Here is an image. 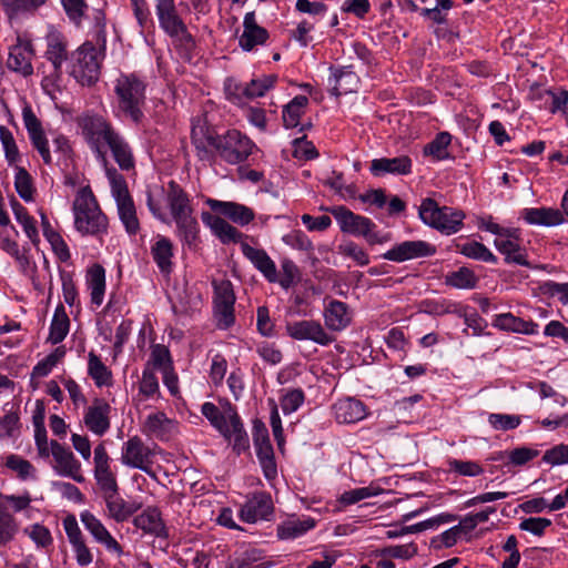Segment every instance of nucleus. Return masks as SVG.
I'll list each match as a JSON object with an SVG mask.
<instances>
[{
  "mask_svg": "<svg viewBox=\"0 0 568 568\" xmlns=\"http://www.w3.org/2000/svg\"><path fill=\"white\" fill-rule=\"evenodd\" d=\"M191 142L195 148L197 159L210 164L214 163L215 155L227 164H241L258 150L246 134L236 129L217 134L206 124L192 128Z\"/></svg>",
  "mask_w": 568,
  "mask_h": 568,
  "instance_id": "obj_1",
  "label": "nucleus"
},
{
  "mask_svg": "<svg viewBox=\"0 0 568 568\" xmlns=\"http://www.w3.org/2000/svg\"><path fill=\"white\" fill-rule=\"evenodd\" d=\"M116 106L125 119L139 124L144 119L146 82L136 73H120L113 87Z\"/></svg>",
  "mask_w": 568,
  "mask_h": 568,
  "instance_id": "obj_2",
  "label": "nucleus"
},
{
  "mask_svg": "<svg viewBox=\"0 0 568 568\" xmlns=\"http://www.w3.org/2000/svg\"><path fill=\"white\" fill-rule=\"evenodd\" d=\"M478 227L496 235L494 246L504 255L506 264L529 266L526 248L523 246L521 232L517 227H504L493 221L491 216L480 220Z\"/></svg>",
  "mask_w": 568,
  "mask_h": 568,
  "instance_id": "obj_3",
  "label": "nucleus"
},
{
  "mask_svg": "<svg viewBox=\"0 0 568 568\" xmlns=\"http://www.w3.org/2000/svg\"><path fill=\"white\" fill-rule=\"evenodd\" d=\"M74 227L82 235L101 236L108 232V217L89 187H82L73 202Z\"/></svg>",
  "mask_w": 568,
  "mask_h": 568,
  "instance_id": "obj_4",
  "label": "nucleus"
},
{
  "mask_svg": "<svg viewBox=\"0 0 568 568\" xmlns=\"http://www.w3.org/2000/svg\"><path fill=\"white\" fill-rule=\"evenodd\" d=\"M420 220L428 226L447 235L457 233L463 227L465 213L449 206H439L430 197L422 201L418 210Z\"/></svg>",
  "mask_w": 568,
  "mask_h": 568,
  "instance_id": "obj_5",
  "label": "nucleus"
},
{
  "mask_svg": "<svg viewBox=\"0 0 568 568\" xmlns=\"http://www.w3.org/2000/svg\"><path fill=\"white\" fill-rule=\"evenodd\" d=\"M339 225L341 232L354 236H362L369 245L382 244L387 237L376 232V224L368 217L355 214L344 205L328 209Z\"/></svg>",
  "mask_w": 568,
  "mask_h": 568,
  "instance_id": "obj_6",
  "label": "nucleus"
},
{
  "mask_svg": "<svg viewBox=\"0 0 568 568\" xmlns=\"http://www.w3.org/2000/svg\"><path fill=\"white\" fill-rule=\"evenodd\" d=\"M77 124L97 159L106 164L104 143L116 130L104 116L95 113L81 114L77 119Z\"/></svg>",
  "mask_w": 568,
  "mask_h": 568,
  "instance_id": "obj_7",
  "label": "nucleus"
},
{
  "mask_svg": "<svg viewBox=\"0 0 568 568\" xmlns=\"http://www.w3.org/2000/svg\"><path fill=\"white\" fill-rule=\"evenodd\" d=\"M101 59L92 42H84L70 55V74L82 85H91L99 80Z\"/></svg>",
  "mask_w": 568,
  "mask_h": 568,
  "instance_id": "obj_8",
  "label": "nucleus"
},
{
  "mask_svg": "<svg viewBox=\"0 0 568 568\" xmlns=\"http://www.w3.org/2000/svg\"><path fill=\"white\" fill-rule=\"evenodd\" d=\"M153 457V450L139 436L130 437L121 447V463L148 475H153L151 469Z\"/></svg>",
  "mask_w": 568,
  "mask_h": 568,
  "instance_id": "obj_9",
  "label": "nucleus"
},
{
  "mask_svg": "<svg viewBox=\"0 0 568 568\" xmlns=\"http://www.w3.org/2000/svg\"><path fill=\"white\" fill-rule=\"evenodd\" d=\"M285 331L294 341H312L321 346H327L335 341V338L326 332L325 327L315 320L287 322Z\"/></svg>",
  "mask_w": 568,
  "mask_h": 568,
  "instance_id": "obj_10",
  "label": "nucleus"
},
{
  "mask_svg": "<svg viewBox=\"0 0 568 568\" xmlns=\"http://www.w3.org/2000/svg\"><path fill=\"white\" fill-rule=\"evenodd\" d=\"M274 505L268 493H254L240 508L239 516L242 521L254 524L258 520H271Z\"/></svg>",
  "mask_w": 568,
  "mask_h": 568,
  "instance_id": "obj_11",
  "label": "nucleus"
},
{
  "mask_svg": "<svg viewBox=\"0 0 568 568\" xmlns=\"http://www.w3.org/2000/svg\"><path fill=\"white\" fill-rule=\"evenodd\" d=\"M435 253L436 247L434 245L426 241L416 240L395 244L382 257L392 262L403 263L409 260L433 256Z\"/></svg>",
  "mask_w": 568,
  "mask_h": 568,
  "instance_id": "obj_12",
  "label": "nucleus"
},
{
  "mask_svg": "<svg viewBox=\"0 0 568 568\" xmlns=\"http://www.w3.org/2000/svg\"><path fill=\"white\" fill-rule=\"evenodd\" d=\"M323 305L325 329L342 332L351 325L353 313L347 303L326 296Z\"/></svg>",
  "mask_w": 568,
  "mask_h": 568,
  "instance_id": "obj_13",
  "label": "nucleus"
},
{
  "mask_svg": "<svg viewBox=\"0 0 568 568\" xmlns=\"http://www.w3.org/2000/svg\"><path fill=\"white\" fill-rule=\"evenodd\" d=\"M101 496L105 503L108 516L116 523L128 520L139 508V504L128 503L120 495L119 485L101 490Z\"/></svg>",
  "mask_w": 568,
  "mask_h": 568,
  "instance_id": "obj_14",
  "label": "nucleus"
},
{
  "mask_svg": "<svg viewBox=\"0 0 568 568\" xmlns=\"http://www.w3.org/2000/svg\"><path fill=\"white\" fill-rule=\"evenodd\" d=\"M329 77L327 79L328 91L332 95L338 98L352 92H356L359 85V77L353 71L352 65L329 67Z\"/></svg>",
  "mask_w": 568,
  "mask_h": 568,
  "instance_id": "obj_15",
  "label": "nucleus"
},
{
  "mask_svg": "<svg viewBox=\"0 0 568 568\" xmlns=\"http://www.w3.org/2000/svg\"><path fill=\"white\" fill-rule=\"evenodd\" d=\"M50 446L51 455L57 463V471L62 476L72 478L77 483H83L84 477L80 473L81 464L75 459L73 453L57 440H51Z\"/></svg>",
  "mask_w": 568,
  "mask_h": 568,
  "instance_id": "obj_16",
  "label": "nucleus"
},
{
  "mask_svg": "<svg viewBox=\"0 0 568 568\" xmlns=\"http://www.w3.org/2000/svg\"><path fill=\"white\" fill-rule=\"evenodd\" d=\"M80 520L84 528L91 534L93 539L103 545L106 550L121 555L123 552L121 545L110 534L103 523L91 511L84 510L80 514Z\"/></svg>",
  "mask_w": 568,
  "mask_h": 568,
  "instance_id": "obj_17",
  "label": "nucleus"
},
{
  "mask_svg": "<svg viewBox=\"0 0 568 568\" xmlns=\"http://www.w3.org/2000/svg\"><path fill=\"white\" fill-rule=\"evenodd\" d=\"M111 406L103 398H95L84 414V424L98 436L104 435L110 428L109 414Z\"/></svg>",
  "mask_w": 568,
  "mask_h": 568,
  "instance_id": "obj_18",
  "label": "nucleus"
},
{
  "mask_svg": "<svg viewBox=\"0 0 568 568\" xmlns=\"http://www.w3.org/2000/svg\"><path fill=\"white\" fill-rule=\"evenodd\" d=\"M47 50L44 57L52 63V74L57 78L62 75V65L68 60V43L63 34L51 31L47 38Z\"/></svg>",
  "mask_w": 568,
  "mask_h": 568,
  "instance_id": "obj_19",
  "label": "nucleus"
},
{
  "mask_svg": "<svg viewBox=\"0 0 568 568\" xmlns=\"http://www.w3.org/2000/svg\"><path fill=\"white\" fill-rule=\"evenodd\" d=\"M413 161L408 155L379 158L371 162L369 171L374 176L385 174L408 175L412 173Z\"/></svg>",
  "mask_w": 568,
  "mask_h": 568,
  "instance_id": "obj_20",
  "label": "nucleus"
},
{
  "mask_svg": "<svg viewBox=\"0 0 568 568\" xmlns=\"http://www.w3.org/2000/svg\"><path fill=\"white\" fill-rule=\"evenodd\" d=\"M268 39V31L258 26L255 13L247 12L243 20V33L240 37L239 44L244 51H251L256 45L264 44Z\"/></svg>",
  "mask_w": 568,
  "mask_h": 568,
  "instance_id": "obj_21",
  "label": "nucleus"
},
{
  "mask_svg": "<svg viewBox=\"0 0 568 568\" xmlns=\"http://www.w3.org/2000/svg\"><path fill=\"white\" fill-rule=\"evenodd\" d=\"M333 413L338 424H354L364 419L367 415L365 404L352 397L337 400L333 405Z\"/></svg>",
  "mask_w": 568,
  "mask_h": 568,
  "instance_id": "obj_22",
  "label": "nucleus"
},
{
  "mask_svg": "<svg viewBox=\"0 0 568 568\" xmlns=\"http://www.w3.org/2000/svg\"><path fill=\"white\" fill-rule=\"evenodd\" d=\"M165 199L172 219L194 213L189 194L173 180L168 183Z\"/></svg>",
  "mask_w": 568,
  "mask_h": 568,
  "instance_id": "obj_23",
  "label": "nucleus"
},
{
  "mask_svg": "<svg viewBox=\"0 0 568 568\" xmlns=\"http://www.w3.org/2000/svg\"><path fill=\"white\" fill-rule=\"evenodd\" d=\"M33 48L31 42L19 41L13 45L9 52L7 61L8 68L14 72L22 74L23 77L31 75L33 73L32 58Z\"/></svg>",
  "mask_w": 568,
  "mask_h": 568,
  "instance_id": "obj_24",
  "label": "nucleus"
},
{
  "mask_svg": "<svg viewBox=\"0 0 568 568\" xmlns=\"http://www.w3.org/2000/svg\"><path fill=\"white\" fill-rule=\"evenodd\" d=\"M316 520L311 516H290L277 525L276 536L280 540H291L302 537L307 531L314 529Z\"/></svg>",
  "mask_w": 568,
  "mask_h": 568,
  "instance_id": "obj_25",
  "label": "nucleus"
},
{
  "mask_svg": "<svg viewBox=\"0 0 568 568\" xmlns=\"http://www.w3.org/2000/svg\"><path fill=\"white\" fill-rule=\"evenodd\" d=\"M206 204L211 207L212 211L229 217L234 223L240 225L248 224L254 220L255 216L252 209L235 202H224L214 199H207Z\"/></svg>",
  "mask_w": 568,
  "mask_h": 568,
  "instance_id": "obj_26",
  "label": "nucleus"
},
{
  "mask_svg": "<svg viewBox=\"0 0 568 568\" xmlns=\"http://www.w3.org/2000/svg\"><path fill=\"white\" fill-rule=\"evenodd\" d=\"M531 100L538 103V108H545L550 113L561 112L567 114L568 110V91L567 90H548L537 89L531 92Z\"/></svg>",
  "mask_w": 568,
  "mask_h": 568,
  "instance_id": "obj_27",
  "label": "nucleus"
},
{
  "mask_svg": "<svg viewBox=\"0 0 568 568\" xmlns=\"http://www.w3.org/2000/svg\"><path fill=\"white\" fill-rule=\"evenodd\" d=\"M521 219L530 225L557 226L565 222V216L559 209L554 207H527L520 212Z\"/></svg>",
  "mask_w": 568,
  "mask_h": 568,
  "instance_id": "obj_28",
  "label": "nucleus"
},
{
  "mask_svg": "<svg viewBox=\"0 0 568 568\" xmlns=\"http://www.w3.org/2000/svg\"><path fill=\"white\" fill-rule=\"evenodd\" d=\"M242 253L270 283L277 281L276 265L264 250L244 243L242 244Z\"/></svg>",
  "mask_w": 568,
  "mask_h": 568,
  "instance_id": "obj_29",
  "label": "nucleus"
},
{
  "mask_svg": "<svg viewBox=\"0 0 568 568\" xmlns=\"http://www.w3.org/2000/svg\"><path fill=\"white\" fill-rule=\"evenodd\" d=\"M201 219L222 243H239L242 240L243 234L222 217L210 212H202Z\"/></svg>",
  "mask_w": 568,
  "mask_h": 568,
  "instance_id": "obj_30",
  "label": "nucleus"
},
{
  "mask_svg": "<svg viewBox=\"0 0 568 568\" xmlns=\"http://www.w3.org/2000/svg\"><path fill=\"white\" fill-rule=\"evenodd\" d=\"M104 145L110 149L114 161L121 170L129 171L134 168L132 150L125 139L118 131L109 136Z\"/></svg>",
  "mask_w": 568,
  "mask_h": 568,
  "instance_id": "obj_31",
  "label": "nucleus"
},
{
  "mask_svg": "<svg viewBox=\"0 0 568 568\" xmlns=\"http://www.w3.org/2000/svg\"><path fill=\"white\" fill-rule=\"evenodd\" d=\"M47 1L48 0H1V4L10 22H13L33 16Z\"/></svg>",
  "mask_w": 568,
  "mask_h": 568,
  "instance_id": "obj_32",
  "label": "nucleus"
},
{
  "mask_svg": "<svg viewBox=\"0 0 568 568\" xmlns=\"http://www.w3.org/2000/svg\"><path fill=\"white\" fill-rule=\"evenodd\" d=\"M155 13L160 28L169 33L183 26L184 22L179 16L174 0H155Z\"/></svg>",
  "mask_w": 568,
  "mask_h": 568,
  "instance_id": "obj_33",
  "label": "nucleus"
},
{
  "mask_svg": "<svg viewBox=\"0 0 568 568\" xmlns=\"http://www.w3.org/2000/svg\"><path fill=\"white\" fill-rule=\"evenodd\" d=\"M493 324L499 329L519 334L536 335L538 333V324L532 321H525L511 313L496 315Z\"/></svg>",
  "mask_w": 568,
  "mask_h": 568,
  "instance_id": "obj_34",
  "label": "nucleus"
},
{
  "mask_svg": "<svg viewBox=\"0 0 568 568\" xmlns=\"http://www.w3.org/2000/svg\"><path fill=\"white\" fill-rule=\"evenodd\" d=\"M87 285L90 291L91 303L100 306L105 293V270L100 264H93L87 271Z\"/></svg>",
  "mask_w": 568,
  "mask_h": 568,
  "instance_id": "obj_35",
  "label": "nucleus"
},
{
  "mask_svg": "<svg viewBox=\"0 0 568 568\" xmlns=\"http://www.w3.org/2000/svg\"><path fill=\"white\" fill-rule=\"evenodd\" d=\"M173 428V420L162 412L149 415L144 423V433L160 440L169 439Z\"/></svg>",
  "mask_w": 568,
  "mask_h": 568,
  "instance_id": "obj_36",
  "label": "nucleus"
},
{
  "mask_svg": "<svg viewBox=\"0 0 568 568\" xmlns=\"http://www.w3.org/2000/svg\"><path fill=\"white\" fill-rule=\"evenodd\" d=\"M151 254L162 274L172 272L173 245L168 237L160 236L151 246Z\"/></svg>",
  "mask_w": 568,
  "mask_h": 568,
  "instance_id": "obj_37",
  "label": "nucleus"
},
{
  "mask_svg": "<svg viewBox=\"0 0 568 568\" xmlns=\"http://www.w3.org/2000/svg\"><path fill=\"white\" fill-rule=\"evenodd\" d=\"M308 98L306 95H296L282 111V120L285 129H295L301 124V118L306 112Z\"/></svg>",
  "mask_w": 568,
  "mask_h": 568,
  "instance_id": "obj_38",
  "label": "nucleus"
},
{
  "mask_svg": "<svg viewBox=\"0 0 568 568\" xmlns=\"http://www.w3.org/2000/svg\"><path fill=\"white\" fill-rule=\"evenodd\" d=\"M176 224V236L187 246H193L199 241L200 225L193 214L173 219Z\"/></svg>",
  "mask_w": 568,
  "mask_h": 568,
  "instance_id": "obj_39",
  "label": "nucleus"
},
{
  "mask_svg": "<svg viewBox=\"0 0 568 568\" xmlns=\"http://www.w3.org/2000/svg\"><path fill=\"white\" fill-rule=\"evenodd\" d=\"M2 465L14 473L17 477L22 481L37 479L36 467L28 459L21 457L20 455L10 454L6 456Z\"/></svg>",
  "mask_w": 568,
  "mask_h": 568,
  "instance_id": "obj_40",
  "label": "nucleus"
},
{
  "mask_svg": "<svg viewBox=\"0 0 568 568\" xmlns=\"http://www.w3.org/2000/svg\"><path fill=\"white\" fill-rule=\"evenodd\" d=\"M231 560L236 568H268L271 566V564L265 560L263 551L255 547H248L242 551L235 552Z\"/></svg>",
  "mask_w": 568,
  "mask_h": 568,
  "instance_id": "obj_41",
  "label": "nucleus"
},
{
  "mask_svg": "<svg viewBox=\"0 0 568 568\" xmlns=\"http://www.w3.org/2000/svg\"><path fill=\"white\" fill-rule=\"evenodd\" d=\"M229 426L231 430V439L229 440H233V450L237 455H241L243 452L250 448V439L239 414L232 409L230 414Z\"/></svg>",
  "mask_w": 568,
  "mask_h": 568,
  "instance_id": "obj_42",
  "label": "nucleus"
},
{
  "mask_svg": "<svg viewBox=\"0 0 568 568\" xmlns=\"http://www.w3.org/2000/svg\"><path fill=\"white\" fill-rule=\"evenodd\" d=\"M133 525L144 532L160 536L164 529L160 511L156 508H148L133 519Z\"/></svg>",
  "mask_w": 568,
  "mask_h": 568,
  "instance_id": "obj_43",
  "label": "nucleus"
},
{
  "mask_svg": "<svg viewBox=\"0 0 568 568\" xmlns=\"http://www.w3.org/2000/svg\"><path fill=\"white\" fill-rule=\"evenodd\" d=\"M174 43L181 58L190 60L192 52L195 49V40L189 32L186 24L180 26L174 31L166 33Z\"/></svg>",
  "mask_w": 568,
  "mask_h": 568,
  "instance_id": "obj_44",
  "label": "nucleus"
},
{
  "mask_svg": "<svg viewBox=\"0 0 568 568\" xmlns=\"http://www.w3.org/2000/svg\"><path fill=\"white\" fill-rule=\"evenodd\" d=\"M70 321L62 305H59L50 324L48 341L52 344L61 343L69 333Z\"/></svg>",
  "mask_w": 568,
  "mask_h": 568,
  "instance_id": "obj_45",
  "label": "nucleus"
},
{
  "mask_svg": "<svg viewBox=\"0 0 568 568\" xmlns=\"http://www.w3.org/2000/svg\"><path fill=\"white\" fill-rule=\"evenodd\" d=\"M88 374L94 381L98 387L109 386L112 384V373L104 365L101 358L93 352L89 353Z\"/></svg>",
  "mask_w": 568,
  "mask_h": 568,
  "instance_id": "obj_46",
  "label": "nucleus"
},
{
  "mask_svg": "<svg viewBox=\"0 0 568 568\" xmlns=\"http://www.w3.org/2000/svg\"><path fill=\"white\" fill-rule=\"evenodd\" d=\"M478 277L470 268L463 266L445 276L447 286L458 290H471L477 286Z\"/></svg>",
  "mask_w": 568,
  "mask_h": 568,
  "instance_id": "obj_47",
  "label": "nucleus"
},
{
  "mask_svg": "<svg viewBox=\"0 0 568 568\" xmlns=\"http://www.w3.org/2000/svg\"><path fill=\"white\" fill-rule=\"evenodd\" d=\"M201 412L214 428H216L226 439H231V430L229 426L230 419L227 420L225 415L215 404L205 402L201 407Z\"/></svg>",
  "mask_w": 568,
  "mask_h": 568,
  "instance_id": "obj_48",
  "label": "nucleus"
},
{
  "mask_svg": "<svg viewBox=\"0 0 568 568\" xmlns=\"http://www.w3.org/2000/svg\"><path fill=\"white\" fill-rule=\"evenodd\" d=\"M11 206H12V211L16 216V220L23 227L26 235L29 237V240L33 244H38L40 239H39L38 229L36 226V220L29 214L28 210L21 203H19L17 200H13L11 202Z\"/></svg>",
  "mask_w": 568,
  "mask_h": 568,
  "instance_id": "obj_49",
  "label": "nucleus"
},
{
  "mask_svg": "<svg viewBox=\"0 0 568 568\" xmlns=\"http://www.w3.org/2000/svg\"><path fill=\"white\" fill-rule=\"evenodd\" d=\"M118 213L125 231L129 234H136L140 230V223L136 216V210L132 197L116 202Z\"/></svg>",
  "mask_w": 568,
  "mask_h": 568,
  "instance_id": "obj_50",
  "label": "nucleus"
},
{
  "mask_svg": "<svg viewBox=\"0 0 568 568\" xmlns=\"http://www.w3.org/2000/svg\"><path fill=\"white\" fill-rule=\"evenodd\" d=\"M459 252L468 258L484 263L496 264L498 262L497 256L485 244L477 241L464 243L459 246Z\"/></svg>",
  "mask_w": 568,
  "mask_h": 568,
  "instance_id": "obj_51",
  "label": "nucleus"
},
{
  "mask_svg": "<svg viewBox=\"0 0 568 568\" xmlns=\"http://www.w3.org/2000/svg\"><path fill=\"white\" fill-rule=\"evenodd\" d=\"M452 142V135L448 132H439L434 140L424 146V155L432 156L437 161L449 158L448 146Z\"/></svg>",
  "mask_w": 568,
  "mask_h": 568,
  "instance_id": "obj_52",
  "label": "nucleus"
},
{
  "mask_svg": "<svg viewBox=\"0 0 568 568\" xmlns=\"http://www.w3.org/2000/svg\"><path fill=\"white\" fill-rule=\"evenodd\" d=\"M103 165L115 202L126 200V197H132L129 193L128 184L124 176L121 173H119L114 166H110L108 163Z\"/></svg>",
  "mask_w": 568,
  "mask_h": 568,
  "instance_id": "obj_53",
  "label": "nucleus"
},
{
  "mask_svg": "<svg viewBox=\"0 0 568 568\" xmlns=\"http://www.w3.org/2000/svg\"><path fill=\"white\" fill-rule=\"evenodd\" d=\"M277 80L278 77L276 74H265L261 78L252 79L245 89L247 93V100L263 97L270 89L275 85Z\"/></svg>",
  "mask_w": 568,
  "mask_h": 568,
  "instance_id": "obj_54",
  "label": "nucleus"
},
{
  "mask_svg": "<svg viewBox=\"0 0 568 568\" xmlns=\"http://www.w3.org/2000/svg\"><path fill=\"white\" fill-rule=\"evenodd\" d=\"M93 474L100 491L103 489H108L114 485H119L116 476L111 469V459L94 463Z\"/></svg>",
  "mask_w": 568,
  "mask_h": 568,
  "instance_id": "obj_55",
  "label": "nucleus"
},
{
  "mask_svg": "<svg viewBox=\"0 0 568 568\" xmlns=\"http://www.w3.org/2000/svg\"><path fill=\"white\" fill-rule=\"evenodd\" d=\"M146 365L152 369L169 372V368H172V358L169 348L162 344L153 345Z\"/></svg>",
  "mask_w": 568,
  "mask_h": 568,
  "instance_id": "obj_56",
  "label": "nucleus"
},
{
  "mask_svg": "<svg viewBox=\"0 0 568 568\" xmlns=\"http://www.w3.org/2000/svg\"><path fill=\"white\" fill-rule=\"evenodd\" d=\"M448 469L458 476L477 477L484 473L483 466L474 460L449 459Z\"/></svg>",
  "mask_w": 568,
  "mask_h": 568,
  "instance_id": "obj_57",
  "label": "nucleus"
},
{
  "mask_svg": "<svg viewBox=\"0 0 568 568\" xmlns=\"http://www.w3.org/2000/svg\"><path fill=\"white\" fill-rule=\"evenodd\" d=\"M213 315L219 329H229L235 323L234 304H213Z\"/></svg>",
  "mask_w": 568,
  "mask_h": 568,
  "instance_id": "obj_58",
  "label": "nucleus"
},
{
  "mask_svg": "<svg viewBox=\"0 0 568 568\" xmlns=\"http://www.w3.org/2000/svg\"><path fill=\"white\" fill-rule=\"evenodd\" d=\"M52 146L53 152L57 155V164L68 168L73 154V150L68 138L62 134L55 136L52 141Z\"/></svg>",
  "mask_w": 568,
  "mask_h": 568,
  "instance_id": "obj_59",
  "label": "nucleus"
},
{
  "mask_svg": "<svg viewBox=\"0 0 568 568\" xmlns=\"http://www.w3.org/2000/svg\"><path fill=\"white\" fill-rule=\"evenodd\" d=\"M214 290L213 304H235L233 285L229 280L212 282Z\"/></svg>",
  "mask_w": 568,
  "mask_h": 568,
  "instance_id": "obj_60",
  "label": "nucleus"
},
{
  "mask_svg": "<svg viewBox=\"0 0 568 568\" xmlns=\"http://www.w3.org/2000/svg\"><path fill=\"white\" fill-rule=\"evenodd\" d=\"M282 275L277 281L278 284L284 288L288 290L295 285L301 278V272L297 265L292 260H284L281 263Z\"/></svg>",
  "mask_w": 568,
  "mask_h": 568,
  "instance_id": "obj_61",
  "label": "nucleus"
},
{
  "mask_svg": "<svg viewBox=\"0 0 568 568\" xmlns=\"http://www.w3.org/2000/svg\"><path fill=\"white\" fill-rule=\"evenodd\" d=\"M16 191L19 196L29 202L33 200V186L32 179L28 171L23 168H19L14 179Z\"/></svg>",
  "mask_w": 568,
  "mask_h": 568,
  "instance_id": "obj_62",
  "label": "nucleus"
},
{
  "mask_svg": "<svg viewBox=\"0 0 568 568\" xmlns=\"http://www.w3.org/2000/svg\"><path fill=\"white\" fill-rule=\"evenodd\" d=\"M18 531L14 517L0 508V546L10 542Z\"/></svg>",
  "mask_w": 568,
  "mask_h": 568,
  "instance_id": "obj_63",
  "label": "nucleus"
},
{
  "mask_svg": "<svg viewBox=\"0 0 568 568\" xmlns=\"http://www.w3.org/2000/svg\"><path fill=\"white\" fill-rule=\"evenodd\" d=\"M489 425L496 430H510L517 428L520 423V416L491 413L488 415Z\"/></svg>",
  "mask_w": 568,
  "mask_h": 568,
  "instance_id": "obj_64",
  "label": "nucleus"
}]
</instances>
